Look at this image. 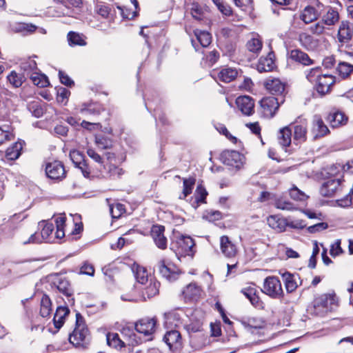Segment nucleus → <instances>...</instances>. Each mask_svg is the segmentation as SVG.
<instances>
[{
  "label": "nucleus",
  "mask_w": 353,
  "mask_h": 353,
  "mask_svg": "<svg viewBox=\"0 0 353 353\" xmlns=\"http://www.w3.org/2000/svg\"><path fill=\"white\" fill-rule=\"evenodd\" d=\"M38 229L41 230L40 234L35 232L28 239L21 238L22 243L26 245L31 243H41L43 241H50V236L54 230L53 224L46 221H41L38 223Z\"/></svg>",
  "instance_id": "nucleus-1"
},
{
  "label": "nucleus",
  "mask_w": 353,
  "mask_h": 353,
  "mask_svg": "<svg viewBox=\"0 0 353 353\" xmlns=\"http://www.w3.org/2000/svg\"><path fill=\"white\" fill-rule=\"evenodd\" d=\"M194 240L189 236L182 234L176 236V240L172 243V249L178 257L192 256L194 253Z\"/></svg>",
  "instance_id": "nucleus-2"
},
{
  "label": "nucleus",
  "mask_w": 353,
  "mask_h": 353,
  "mask_svg": "<svg viewBox=\"0 0 353 353\" xmlns=\"http://www.w3.org/2000/svg\"><path fill=\"white\" fill-rule=\"evenodd\" d=\"M88 336V330L85 324L83 316L79 314H76L75 327L72 334L69 336L70 342L75 346H79L83 344Z\"/></svg>",
  "instance_id": "nucleus-3"
},
{
  "label": "nucleus",
  "mask_w": 353,
  "mask_h": 353,
  "mask_svg": "<svg viewBox=\"0 0 353 353\" xmlns=\"http://www.w3.org/2000/svg\"><path fill=\"white\" fill-rule=\"evenodd\" d=\"M262 291L273 299H279L283 296V291L281 281L276 276H268L263 282Z\"/></svg>",
  "instance_id": "nucleus-4"
},
{
  "label": "nucleus",
  "mask_w": 353,
  "mask_h": 353,
  "mask_svg": "<svg viewBox=\"0 0 353 353\" xmlns=\"http://www.w3.org/2000/svg\"><path fill=\"white\" fill-rule=\"evenodd\" d=\"M343 187L339 179L330 178L323 181L319 188V193L324 197H332L342 192Z\"/></svg>",
  "instance_id": "nucleus-5"
},
{
  "label": "nucleus",
  "mask_w": 353,
  "mask_h": 353,
  "mask_svg": "<svg viewBox=\"0 0 353 353\" xmlns=\"http://www.w3.org/2000/svg\"><path fill=\"white\" fill-rule=\"evenodd\" d=\"M338 304V298L334 293L323 294L315 298L314 307L322 312L332 310Z\"/></svg>",
  "instance_id": "nucleus-6"
},
{
  "label": "nucleus",
  "mask_w": 353,
  "mask_h": 353,
  "mask_svg": "<svg viewBox=\"0 0 353 353\" xmlns=\"http://www.w3.org/2000/svg\"><path fill=\"white\" fill-rule=\"evenodd\" d=\"M262 113L265 117H272L279 107V99L274 97L263 98L260 101Z\"/></svg>",
  "instance_id": "nucleus-7"
},
{
  "label": "nucleus",
  "mask_w": 353,
  "mask_h": 353,
  "mask_svg": "<svg viewBox=\"0 0 353 353\" xmlns=\"http://www.w3.org/2000/svg\"><path fill=\"white\" fill-rule=\"evenodd\" d=\"M46 173L48 177L53 180H61L65 176L64 166L59 161L48 163L46 166Z\"/></svg>",
  "instance_id": "nucleus-8"
},
{
  "label": "nucleus",
  "mask_w": 353,
  "mask_h": 353,
  "mask_svg": "<svg viewBox=\"0 0 353 353\" xmlns=\"http://www.w3.org/2000/svg\"><path fill=\"white\" fill-rule=\"evenodd\" d=\"M221 157L223 163L229 166L239 168L243 164V156L235 150H225Z\"/></svg>",
  "instance_id": "nucleus-9"
},
{
  "label": "nucleus",
  "mask_w": 353,
  "mask_h": 353,
  "mask_svg": "<svg viewBox=\"0 0 353 353\" xmlns=\"http://www.w3.org/2000/svg\"><path fill=\"white\" fill-rule=\"evenodd\" d=\"M159 273L169 281H173L178 278L179 270L173 265L167 263L164 259L157 263Z\"/></svg>",
  "instance_id": "nucleus-10"
},
{
  "label": "nucleus",
  "mask_w": 353,
  "mask_h": 353,
  "mask_svg": "<svg viewBox=\"0 0 353 353\" xmlns=\"http://www.w3.org/2000/svg\"><path fill=\"white\" fill-rule=\"evenodd\" d=\"M293 129V139L298 143L304 142L307 138V125L305 120H296L290 126Z\"/></svg>",
  "instance_id": "nucleus-11"
},
{
  "label": "nucleus",
  "mask_w": 353,
  "mask_h": 353,
  "mask_svg": "<svg viewBox=\"0 0 353 353\" xmlns=\"http://www.w3.org/2000/svg\"><path fill=\"white\" fill-rule=\"evenodd\" d=\"M165 227L163 225H153L151 229V236L156 246L161 250L167 248L168 240L164 234Z\"/></svg>",
  "instance_id": "nucleus-12"
},
{
  "label": "nucleus",
  "mask_w": 353,
  "mask_h": 353,
  "mask_svg": "<svg viewBox=\"0 0 353 353\" xmlns=\"http://www.w3.org/2000/svg\"><path fill=\"white\" fill-rule=\"evenodd\" d=\"M156 323L154 318L143 319L136 323L134 327L138 332L145 336H150L154 332Z\"/></svg>",
  "instance_id": "nucleus-13"
},
{
  "label": "nucleus",
  "mask_w": 353,
  "mask_h": 353,
  "mask_svg": "<svg viewBox=\"0 0 353 353\" xmlns=\"http://www.w3.org/2000/svg\"><path fill=\"white\" fill-rule=\"evenodd\" d=\"M334 83V77L330 74H322L315 84L316 91L321 95H324L330 91L331 87Z\"/></svg>",
  "instance_id": "nucleus-14"
},
{
  "label": "nucleus",
  "mask_w": 353,
  "mask_h": 353,
  "mask_svg": "<svg viewBox=\"0 0 353 353\" xmlns=\"http://www.w3.org/2000/svg\"><path fill=\"white\" fill-rule=\"evenodd\" d=\"M311 132L314 139L324 137L330 132L327 126L319 115L313 117Z\"/></svg>",
  "instance_id": "nucleus-15"
},
{
  "label": "nucleus",
  "mask_w": 353,
  "mask_h": 353,
  "mask_svg": "<svg viewBox=\"0 0 353 353\" xmlns=\"http://www.w3.org/2000/svg\"><path fill=\"white\" fill-rule=\"evenodd\" d=\"M238 108L245 115H251L254 112V103L253 99L248 96L239 97L236 100Z\"/></svg>",
  "instance_id": "nucleus-16"
},
{
  "label": "nucleus",
  "mask_w": 353,
  "mask_h": 353,
  "mask_svg": "<svg viewBox=\"0 0 353 353\" xmlns=\"http://www.w3.org/2000/svg\"><path fill=\"white\" fill-rule=\"evenodd\" d=\"M299 41L302 47L307 50H316L320 45L319 39L306 32H302L299 36Z\"/></svg>",
  "instance_id": "nucleus-17"
},
{
  "label": "nucleus",
  "mask_w": 353,
  "mask_h": 353,
  "mask_svg": "<svg viewBox=\"0 0 353 353\" xmlns=\"http://www.w3.org/2000/svg\"><path fill=\"white\" fill-rule=\"evenodd\" d=\"M220 248L221 252L228 258H232L235 256L237 253L236 245L227 236H222L220 238Z\"/></svg>",
  "instance_id": "nucleus-18"
},
{
  "label": "nucleus",
  "mask_w": 353,
  "mask_h": 353,
  "mask_svg": "<svg viewBox=\"0 0 353 353\" xmlns=\"http://www.w3.org/2000/svg\"><path fill=\"white\" fill-rule=\"evenodd\" d=\"M201 294V289L195 283L186 285L182 291V296L185 301L197 300Z\"/></svg>",
  "instance_id": "nucleus-19"
},
{
  "label": "nucleus",
  "mask_w": 353,
  "mask_h": 353,
  "mask_svg": "<svg viewBox=\"0 0 353 353\" xmlns=\"http://www.w3.org/2000/svg\"><path fill=\"white\" fill-rule=\"evenodd\" d=\"M164 341L170 349H176L181 346V336L180 332L175 329L168 330L164 336Z\"/></svg>",
  "instance_id": "nucleus-20"
},
{
  "label": "nucleus",
  "mask_w": 353,
  "mask_h": 353,
  "mask_svg": "<svg viewBox=\"0 0 353 353\" xmlns=\"http://www.w3.org/2000/svg\"><path fill=\"white\" fill-rule=\"evenodd\" d=\"M263 84L265 89L272 94H281L285 90V84L277 78H268Z\"/></svg>",
  "instance_id": "nucleus-21"
},
{
  "label": "nucleus",
  "mask_w": 353,
  "mask_h": 353,
  "mask_svg": "<svg viewBox=\"0 0 353 353\" xmlns=\"http://www.w3.org/2000/svg\"><path fill=\"white\" fill-rule=\"evenodd\" d=\"M165 326L167 329H175L182 325L181 315L175 310L165 313Z\"/></svg>",
  "instance_id": "nucleus-22"
},
{
  "label": "nucleus",
  "mask_w": 353,
  "mask_h": 353,
  "mask_svg": "<svg viewBox=\"0 0 353 353\" xmlns=\"http://www.w3.org/2000/svg\"><path fill=\"white\" fill-rule=\"evenodd\" d=\"M274 53H268L266 57H261L256 65L257 70L259 72H270L274 68Z\"/></svg>",
  "instance_id": "nucleus-23"
},
{
  "label": "nucleus",
  "mask_w": 353,
  "mask_h": 353,
  "mask_svg": "<svg viewBox=\"0 0 353 353\" xmlns=\"http://www.w3.org/2000/svg\"><path fill=\"white\" fill-rule=\"evenodd\" d=\"M160 283L154 279L150 277L149 284L142 292L144 299H150L159 294Z\"/></svg>",
  "instance_id": "nucleus-24"
},
{
  "label": "nucleus",
  "mask_w": 353,
  "mask_h": 353,
  "mask_svg": "<svg viewBox=\"0 0 353 353\" xmlns=\"http://www.w3.org/2000/svg\"><path fill=\"white\" fill-rule=\"evenodd\" d=\"M69 312L70 310L68 307L59 306L57 308L53 319L54 325L57 329L59 330L63 326L65 318L68 315Z\"/></svg>",
  "instance_id": "nucleus-25"
},
{
  "label": "nucleus",
  "mask_w": 353,
  "mask_h": 353,
  "mask_svg": "<svg viewBox=\"0 0 353 353\" xmlns=\"http://www.w3.org/2000/svg\"><path fill=\"white\" fill-rule=\"evenodd\" d=\"M263 47V42L258 34H252L246 43V48L250 52L258 54Z\"/></svg>",
  "instance_id": "nucleus-26"
},
{
  "label": "nucleus",
  "mask_w": 353,
  "mask_h": 353,
  "mask_svg": "<svg viewBox=\"0 0 353 353\" xmlns=\"http://www.w3.org/2000/svg\"><path fill=\"white\" fill-rule=\"evenodd\" d=\"M290 58L294 61L299 62L305 65H309L313 63V61L309 56L300 50H292L290 52Z\"/></svg>",
  "instance_id": "nucleus-27"
},
{
  "label": "nucleus",
  "mask_w": 353,
  "mask_h": 353,
  "mask_svg": "<svg viewBox=\"0 0 353 353\" xmlns=\"http://www.w3.org/2000/svg\"><path fill=\"white\" fill-rule=\"evenodd\" d=\"M132 271L138 283L145 285L149 281V274L145 268L134 263Z\"/></svg>",
  "instance_id": "nucleus-28"
},
{
  "label": "nucleus",
  "mask_w": 353,
  "mask_h": 353,
  "mask_svg": "<svg viewBox=\"0 0 353 353\" xmlns=\"http://www.w3.org/2000/svg\"><path fill=\"white\" fill-rule=\"evenodd\" d=\"M353 30L347 21H342L338 31V39L340 42L348 41L352 35Z\"/></svg>",
  "instance_id": "nucleus-29"
},
{
  "label": "nucleus",
  "mask_w": 353,
  "mask_h": 353,
  "mask_svg": "<svg viewBox=\"0 0 353 353\" xmlns=\"http://www.w3.org/2000/svg\"><path fill=\"white\" fill-rule=\"evenodd\" d=\"M319 17V12L312 6H307L302 11L300 18L305 23H312Z\"/></svg>",
  "instance_id": "nucleus-30"
},
{
  "label": "nucleus",
  "mask_w": 353,
  "mask_h": 353,
  "mask_svg": "<svg viewBox=\"0 0 353 353\" xmlns=\"http://www.w3.org/2000/svg\"><path fill=\"white\" fill-rule=\"evenodd\" d=\"M267 221L270 227L278 232L284 231L288 225L287 221L285 219L277 216H270Z\"/></svg>",
  "instance_id": "nucleus-31"
},
{
  "label": "nucleus",
  "mask_w": 353,
  "mask_h": 353,
  "mask_svg": "<svg viewBox=\"0 0 353 353\" xmlns=\"http://www.w3.org/2000/svg\"><path fill=\"white\" fill-rule=\"evenodd\" d=\"M238 70L234 68H225L218 73L219 79L225 83H229L236 79Z\"/></svg>",
  "instance_id": "nucleus-32"
},
{
  "label": "nucleus",
  "mask_w": 353,
  "mask_h": 353,
  "mask_svg": "<svg viewBox=\"0 0 353 353\" xmlns=\"http://www.w3.org/2000/svg\"><path fill=\"white\" fill-rule=\"evenodd\" d=\"M279 142L283 147H288L292 141V128L286 126L280 130L278 136Z\"/></svg>",
  "instance_id": "nucleus-33"
},
{
  "label": "nucleus",
  "mask_w": 353,
  "mask_h": 353,
  "mask_svg": "<svg viewBox=\"0 0 353 353\" xmlns=\"http://www.w3.org/2000/svg\"><path fill=\"white\" fill-rule=\"evenodd\" d=\"M243 294L250 300L252 305L259 307L262 305L259 297L256 295V290L254 287H248L242 290Z\"/></svg>",
  "instance_id": "nucleus-34"
},
{
  "label": "nucleus",
  "mask_w": 353,
  "mask_h": 353,
  "mask_svg": "<svg viewBox=\"0 0 353 353\" xmlns=\"http://www.w3.org/2000/svg\"><path fill=\"white\" fill-rule=\"evenodd\" d=\"M282 277L288 292L291 293L296 290L298 287L295 276L288 272L282 274Z\"/></svg>",
  "instance_id": "nucleus-35"
},
{
  "label": "nucleus",
  "mask_w": 353,
  "mask_h": 353,
  "mask_svg": "<svg viewBox=\"0 0 353 353\" xmlns=\"http://www.w3.org/2000/svg\"><path fill=\"white\" fill-rule=\"evenodd\" d=\"M329 120L331 125L336 128L345 124L347 121V117L341 112H335L329 115Z\"/></svg>",
  "instance_id": "nucleus-36"
},
{
  "label": "nucleus",
  "mask_w": 353,
  "mask_h": 353,
  "mask_svg": "<svg viewBox=\"0 0 353 353\" xmlns=\"http://www.w3.org/2000/svg\"><path fill=\"white\" fill-rule=\"evenodd\" d=\"M23 148V143L21 141L16 142L12 146L6 150V157L10 160H15L18 159L21 154V150Z\"/></svg>",
  "instance_id": "nucleus-37"
},
{
  "label": "nucleus",
  "mask_w": 353,
  "mask_h": 353,
  "mask_svg": "<svg viewBox=\"0 0 353 353\" xmlns=\"http://www.w3.org/2000/svg\"><path fill=\"white\" fill-rule=\"evenodd\" d=\"M30 77L34 85L41 88L46 87L50 83L48 77L45 74L37 71L31 73Z\"/></svg>",
  "instance_id": "nucleus-38"
},
{
  "label": "nucleus",
  "mask_w": 353,
  "mask_h": 353,
  "mask_svg": "<svg viewBox=\"0 0 353 353\" xmlns=\"http://www.w3.org/2000/svg\"><path fill=\"white\" fill-rule=\"evenodd\" d=\"M101 107L96 103L83 105L80 109V112L84 116L97 115L101 112Z\"/></svg>",
  "instance_id": "nucleus-39"
},
{
  "label": "nucleus",
  "mask_w": 353,
  "mask_h": 353,
  "mask_svg": "<svg viewBox=\"0 0 353 353\" xmlns=\"http://www.w3.org/2000/svg\"><path fill=\"white\" fill-rule=\"evenodd\" d=\"M28 109L32 113V114L37 118L42 117L44 113L43 105L40 101H38L30 102L28 104Z\"/></svg>",
  "instance_id": "nucleus-40"
},
{
  "label": "nucleus",
  "mask_w": 353,
  "mask_h": 353,
  "mask_svg": "<svg viewBox=\"0 0 353 353\" xmlns=\"http://www.w3.org/2000/svg\"><path fill=\"white\" fill-rule=\"evenodd\" d=\"M108 345L115 348H121L125 346V343L119 338L117 333L109 332L106 335Z\"/></svg>",
  "instance_id": "nucleus-41"
},
{
  "label": "nucleus",
  "mask_w": 353,
  "mask_h": 353,
  "mask_svg": "<svg viewBox=\"0 0 353 353\" xmlns=\"http://www.w3.org/2000/svg\"><path fill=\"white\" fill-rule=\"evenodd\" d=\"M194 35L203 47H207L210 44L212 37L208 32L196 30H194Z\"/></svg>",
  "instance_id": "nucleus-42"
},
{
  "label": "nucleus",
  "mask_w": 353,
  "mask_h": 353,
  "mask_svg": "<svg viewBox=\"0 0 353 353\" xmlns=\"http://www.w3.org/2000/svg\"><path fill=\"white\" fill-rule=\"evenodd\" d=\"M68 40L70 46H81L86 45L82 34L74 32H70L68 34Z\"/></svg>",
  "instance_id": "nucleus-43"
},
{
  "label": "nucleus",
  "mask_w": 353,
  "mask_h": 353,
  "mask_svg": "<svg viewBox=\"0 0 353 353\" xmlns=\"http://www.w3.org/2000/svg\"><path fill=\"white\" fill-rule=\"evenodd\" d=\"M52 311L51 301L47 295H43L41 300L40 314L43 317H47Z\"/></svg>",
  "instance_id": "nucleus-44"
},
{
  "label": "nucleus",
  "mask_w": 353,
  "mask_h": 353,
  "mask_svg": "<svg viewBox=\"0 0 353 353\" xmlns=\"http://www.w3.org/2000/svg\"><path fill=\"white\" fill-rule=\"evenodd\" d=\"M339 19V15L337 11L330 9L325 15H324L322 21L327 26L335 24Z\"/></svg>",
  "instance_id": "nucleus-45"
},
{
  "label": "nucleus",
  "mask_w": 353,
  "mask_h": 353,
  "mask_svg": "<svg viewBox=\"0 0 353 353\" xmlns=\"http://www.w3.org/2000/svg\"><path fill=\"white\" fill-rule=\"evenodd\" d=\"M9 83L14 88L20 87L23 83L25 78L23 75L12 71L7 77Z\"/></svg>",
  "instance_id": "nucleus-46"
},
{
  "label": "nucleus",
  "mask_w": 353,
  "mask_h": 353,
  "mask_svg": "<svg viewBox=\"0 0 353 353\" xmlns=\"http://www.w3.org/2000/svg\"><path fill=\"white\" fill-rule=\"evenodd\" d=\"M195 183L194 179L189 178L183 179V189L182 194L179 196L180 199H184L192 193Z\"/></svg>",
  "instance_id": "nucleus-47"
},
{
  "label": "nucleus",
  "mask_w": 353,
  "mask_h": 353,
  "mask_svg": "<svg viewBox=\"0 0 353 353\" xmlns=\"http://www.w3.org/2000/svg\"><path fill=\"white\" fill-rule=\"evenodd\" d=\"M95 144L101 150L109 149L112 145V141L111 139L102 135L95 137Z\"/></svg>",
  "instance_id": "nucleus-48"
},
{
  "label": "nucleus",
  "mask_w": 353,
  "mask_h": 353,
  "mask_svg": "<svg viewBox=\"0 0 353 353\" xmlns=\"http://www.w3.org/2000/svg\"><path fill=\"white\" fill-rule=\"evenodd\" d=\"M289 192L290 197L296 201H304L308 198L305 192L299 190L295 185H293V187L290 189Z\"/></svg>",
  "instance_id": "nucleus-49"
},
{
  "label": "nucleus",
  "mask_w": 353,
  "mask_h": 353,
  "mask_svg": "<svg viewBox=\"0 0 353 353\" xmlns=\"http://www.w3.org/2000/svg\"><path fill=\"white\" fill-rule=\"evenodd\" d=\"M21 68L24 72H26L28 74H30L33 72H36L37 70L36 61L31 58L23 61L21 63Z\"/></svg>",
  "instance_id": "nucleus-50"
},
{
  "label": "nucleus",
  "mask_w": 353,
  "mask_h": 353,
  "mask_svg": "<svg viewBox=\"0 0 353 353\" xmlns=\"http://www.w3.org/2000/svg\"><path fill=\"white\" fill-rule=\"evenodd\" d=\"M338 71L343 78L347 77L353 71V65L346 62H341L338 65Z\"/></svg>",
  "instance_id": "nucleus-51"
},
{
  "label": "nucleus",
  "mask_w": 353,
  "mask_h": 353,
  "mask_svg": "<svg viewBox=\"0 0 353 353\" xmlns=\"http://www.w3.org/2000/svg\"><path fill=\"white\" fill-rule=\"evenodd\" d=\"M124 174V170L113 164L108 165V174L112 179H119Z\"/></svg>",
  "instance_id": "nucleus-52"
},
{
  "label": "nucleus",
  "mask_w": 353,
  "mask_h": 353,
  "mask_svg": "<svg viewBox=\"0 0 353 353\" xmlns=\"http://www.w3.org/2000/svg\"><path fill=\"white\" fill-rule=\"evenodd\" d=\"M321 68L316 67L310 69L306 74V78L311 83H316L318 79L321 76Z\"/></svg>",
  "instance_id": "nucleus-53"
},
{
  "label": "nucleus",
  "mask_w": 353,
  "mask_h": 353,
  "mask_svg": "<svg viewBox=\"0 0 353 353\" xmlns=\"http://www.w3.org/2000/svg\"><path fill=\"white\" fill-rule=\"evenodd\" d=\"M14 139L13 133L10 130L8 126L4 128L0 127V143H3L6 141H10Z\"/></svg>",
  "instance_id": "nucleus-54"
},
{
  "label": "nucleus",
  "mask_w": 353,
  "mask_h": 353,
  "mask_svg": "<svg viewBox=\"0 0 353 353\" xmlns=\"http://www.w3.org/2000/svg\"><path fill=\"white\" fill-rule=\"evenodd\" d=\"M70 157L72 163L82 169L81 164L83 161V154L78 150H73L70 152Z\"/></svg>",
  "instance_id": "nucleus-55"
},
{
  "label": "nucleus",
  "mask_w": 353,
  "mask_h": 353,
  "mask_svg": "<svg viewBox=\"0 0 353 353\" xmlns=\"http://www.w3.org/2000/svg\"><path fill=\"white\" fill-rule=\"evenodd\" d=\"M207 195L208 192L205 188L201 185H198L194 193L195 199L197 203H205Z\"/></svg>",
  "instance_id": "nucleus-56"
},
{
  "label": "nucleus",
  "mask_w": 353,
  "mask_h": 353,
  "mask_svg": "<svg viewBox=\"0 0 353 353\" xmlns=\"http://www.w3.org/2000/svg\"><path fill=\"white\" fill-rule=\"evenodd\" d=\"M341 239H337L336 241L331 245L330 254L332 256L336 257L343 253V250L341 246Z\"/></svg>",
  "instance_id": "nucleus-57"
},
{
  "label": "nucleus",
  "mask_w": 353,
  "mask_h": 353,
  "mask_svg": "<svg viewBox=\"0 0 353 353\" xmlns=\"http://www.w3.org/2000/svg\"><path fill=\"white\" fill-rule=\"evenodd\" d=\"M110 212L112 218L117 219L120 217L124 212L123 205L121 203L112 205L110 206Z\"/></svg>",
  "instance_id": "nucleus-58"
},
{
  "label": "nucleus",
  "mask_w": 353,
  "mask_h": 353,
  "mask_svg": "<svg viewBox=\"0 0 353 353\" xmlns=\"http://www.w3.org/2000/svg\"><path fill=\"white\" fill-rule=\"evenodd\" d=\"M191 14L193 18L197 19V20H201L203 15V11L201 6L196 3H194L192 4L191 8Z\"/></svg>",
  "instance_id": "nucleus-59"
},
{
  "label": "nucleus",
  "mask_w": 353,
  "mask_h": 353,
  "mask_svg": "<svg viewBox=\"0 0 353 353\" xmlns=\"http://www.w3.org/2000/svg\"><path fill=\"white\" fill-rule=\"evenodd\" d=\"M57 289L59 292L68 296L71 295L70 285L66 280H60L57 284Z\"/></svg>",
  "instance_id": "nucleus-60"
},
{
  "label": "nucleus",
  "mask_w": 353,
  "mask_h": 353,
  "mask_svg": "<svg viewBox=\"0 0 353 353\" xmlns=\"http://www.w3.org/2000/svg\"><path fill=\"white\" fill-rule=\"evenodd\" d=\"M55 1L64 5L66 8L71 6L75 8H81L83 5L82 0H54Z\"/></svg>",
  "instance_id": "nucleus-61"
},
{
  "label": "nucleus",
  "mask_w": 353,
  "mask_h": 353,
  "mask_svg": "<svg viewBox=\"0 0 353 353\" xmlns=\"http://www.w3.org/2000/svg\"><path fill=\"white\" fill-rule=\"evenodd\" d=\"M324 25V23L322 21H321L311 26L309 30L314 34L321 35L325 31Z\"/></svg>",
  "instance_id": "nucleus-62"
},
{
  "label": "nucleus",
  "mask_w": 353,
  "mask_h": 353,
  "mask_svg": "<svg viewBox=\"0 0 353 353\" xmlns=\"http://www.w3.org/2000/svg\"><path fill=\"white\" fill-rule=\"evenodd\" d=\"M215 128L218 132L221 134H224L228 139H230L232 142L236 143V138L233 137L228 130L226 127L223 124H217L215 125Z\"/></svg>",
  "instance_id": "nucleus-63"
},
{
  "label": "nucleus",
  "mask_w": 353,
  "mask_h": 353,
  "mask_svg": "<svg viewBox=\"0 0 353 353\" xmlns=\"http://www.w3.org/2000/svg\"><path fill=\"white\" fill-rule=\"evenodd\" d=\"M276 206L277 208L283 210H293L296 209L294 204L288 201H283L279 199L276 202Z\"/></svg>",
  "instance_id": "nucleus-64"
}]
</instances>
